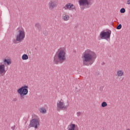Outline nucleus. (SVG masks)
<instances>
[{"label":"nucleus","mask_w":130,"mask_h":130,"mask_svg":"<svg viewBox=\"0 0 130 130\" xmlns=\"http://www.w3.org/2000/svg\"><path fill=\"white\" fill-rule=\"evenodd\" d=\"M96 58L97 55L95 52L90 49H87L83 52L82 57L83 66H92Z\"/></svg>","instance_id":"obj_1"},{"label":"nucleus","mask_w":130,"mask_h":130,"mask_svg":"<svg viewBox=\"0 0 130 130\" xmlns=\"http://www.w3.org/2000/svg\"><path fill=\"white\" fill-rule=\"evenodd\" d=\"M66 60V51L59 49L54 56L53 61L55 64L62 63Z\"/></svg>","instance_id":"obj_2"},{"label":"nucleus","mask_w":130,"mask_h":130,"mask_svg":"<svg viewBox=\"0 0 130 130\" xmlns=\"http://www.w3.org/2000/svg\"><path fill=\"white\" fill-rule=\"evenodd\" d=\"M28 86L24 85L17 90V93L19 95H27L28 94Z\"/></svg>","instance_id":"obj_3"},{"label":"nucleus","mask_w":130,"mask_h":130,"mask_svg":"<svg viewBox=\"0 0 130 130\" xmlns=\"http://www.w3.org/2000/svg\"><path fill=\"white\" fill-rule=\"evenodd\" d=\"M111 35V31H103L100 34L101 39H109Z\"/></svg>","instance_id":"obj_4"},{"label":"nucleus","mask_w":130,"mask_h":130,"mask_svg":"<svg viewBox=\"0 0 130 130\" xmlns=\"http://www.w3.org/2000/svg\"><path fill=\"white\" fill-rule=\"evenodd\" d=\"M24 38H25V31L19 30L18 31V34L16 36V41L21 42L22 40H24Z\"/></svg>","instance_id":"obj_5"},{"label":"nucleus","mask_w":130,"mask_h":130,"mask_svg":"<svg viewBox=\"0 0 130 130\" xmlns=\"http://www.w3.org/2000/svg\"><path fill=\"white\" fill-rule=\"evenodd\" d=\"M39 125V120L36 118L32 119L29 123V126L30 127H34L35 128H38Z\"/></svg>","instance_id":"obj_6"},{"label":"nucleus","mask_w":130,"mask_h":130,"mask_svg":"<svg viewBox=\"0 0 130 130\" xmlns=\"http://www.w3.org/2000/svg\"><path fill=\"white\" fill-rule=\"evenodd\" d=\"M93 4V0H79V4L80 7L83 6H91Z\"/></svg>","instance_id":"obj_7"},{"label":"nucleus","mask_w":130,"mask_h":130,"mask_svg":"<svg viewBox=\"0 0 130 130\" xmlns=\"http://www.w3.org/2000/svg\"><path fill=\"white\" fill-rule=\"evenodd\" d=\"M60 109H68V106H64V103L61 102V101H58L57 103V110L59 111Z\"/></svg>","instance_id":"obj_8"},{"label":"nucleus","mask_w":130,"mask_h":130,"mask_svg":"<svg viewBox=\"0 0 130 130\" xmlns=\"http://www.w3.org/2000/svg\"><path fill=\"white\" fill-rule=\"evenodd\" d=\"M57 2L55 1H51L49 3V9H50V10H53L54 8L57 7Z\"/></svg>","instance_id":"obj_9"},{"label":"nucleus","mask_w":130,"mask_h":130,"mask_svg":"<svg viewBox=\"0 0 130 130\" xmlns=\"http://www.w3.org/2000/svg\"><path fill=\"white\" fill-rule=\"evenodd\" d=\"M6 67L5 64H0V76H4L6 74Z\"/></svg>","instance_id":"obj_10"},{"label":"nucleus","mask_w":130,"mask_h":130,"mask_svg":"<svg viewBox=\"0 0 130 130\" xmlns=\"http://www.w3.org/2000/svg\"><path fill=\"white\" fill-rule=\"evenodd\" d=\"M68 130H76V124H70L67 127Z\"/></svg>","instance_id":"obj_11"},{"label":"nucleus","mask_w":130,"mask_h":130,"mask_svg":"<svg viewBox=\"0 0 130 130\" xmlns=\"http://www.w3.org/2000/svg\"><path fill=\"white\" fill-rule=\"evenodd\" d=\"M123 71L122 70H118L117 71V75L118 77H122L123 76Z\"/></svg>","instance_id":"obj_12"},{"label":"nucleus","mask_w":130,"mask_h":130,"mask_svg":"<svg viewBox=\"0 0 130 130\" xmlns=\"http://www.w3.org/2000/svg\"><path fill=\"white\" fill-rule=\"evenodd\" d=\"M4 64H8V66H9V64H11V60L5 59L4 60Z\"/></svg>","instance_id":"obj_13"},{"label":"nucleus","mask_w":130,"mask_h":130,"mask_svg":"<svg viewBox=\"0 0 130 130\" xmlns=\"http://www.w3.org/2000/svg\"><path fill=\"white\" fill-rule=\"evenodd\" d=\"M29 56L26 54H24L22 56V59H23V60H27Z\"/></svg>","instance_id":"obj_14"},{"label":"nucleus","mask_w":130,"mask_h":130,"mask_svg":"<svg viewBox=\"0 0 130 130\" xmlns=\"http://www.w3.org/2000/svg\"><path fill=\"white\" fill-rule=\"evenodd\" d=\"M62 17V19L64 21H69V20H70V16L69 15L65 14L64 16H63Z\"/></svg>","instance_id":"obj_15"},{"label":"nucleus","mask_w":130,"mask_h":130,"mask_svg":"<svg viewBox=\"0 0 130 130\" xmlns=\"http://www.w3.org/2000/svg\"><path fill=\"white\" fill-rule=\"evenodd\" d=\"M40 112H41V113H46V110L43 108H41L40 109Z\"/></svg>","instance_id":"obj_16"},{"label":"nucleus","mask_w":130,"mask_h":130,"mask_svg":"<svg viewBox=\"0 0 130 130\" xmlns=\"http://www.w3.org/2000/svg\"><path fill=\"white\" fill-rule=\"evenodd\" d=\"M36 27L37 28H38V30H39V31H40V30H41V24H40L39 23H36Z\"/></svg>","instance_id":"obj_17"},{"label":"nucleus","mask_w":130,"mask_h":130,"mask_svg":"<svg viewBox=\"0 0 130 130\" xmlns=\"http://www.w3.org/2000/svg\"><path fill=\"white\" fill-rule=\"evenodd\" d=\"M71 4H68L66 5V7H64V8L65 10H68V9L69 10H70L71 8Z\"/></svg>","instance_id":"obj_18"},{"label":"nucleus","mask_w":130,"mask_h":130,"mask_svg":"<svg viewBox=\"0 0 130 130\" xmlns=\"http://www.w3.org/2000/svg\"><path fill=\"white\" fill-rule=\"evenodd\" d=\"M107 106V103L105 102H103L102 103V107H106Z\"/></svg>","instance_id":"obj_19"},{"label":"nucleus","mask_w":130,"mask_h":130,"mask_svg":"<svg viewBox=\"0 0 130 130\" xmlns=\"http://www.w3.org/2000/svg\"><path fill=\"white\" fill-rule=\"evenodd\" d=\"M120 12L121 14H124V13H125V9L122 8L120 9Z\"/></svg>","instance_id":"obj_20"},{"label":"nucleus","mask_w":130,"mask_h":130,"mask_svg":"<svg viewBox=\"0 0 130 130\" xmlns=\"http://www.w3.org/2000/svg\"><path fill=\"white\" fill-rule=\"evenodd\" d=\"M122 27V25H121V24H120L117 26L116 29H117L118 30H120Z\"/></svg>","instance_id":"obj_21"},{"label":"nucleus","mask_w":130,"mask_h":130,"mask_svg":"<svg viewBox=\"0 0 130 130\" xmlns=\"http://www.w3.org/2000/svg\"><path fill=\"white\" fill-rule=\"evenodd\" d=\"M20 99L23 100L24 99V96H25V94H20Z\"/></svg>","instance_id":"obj_22"},{"label":"nucleus","mask_w":130,"mask_h":130,"mask_svg":"<svg viewBox=\"0 0 130 130\" xmlns=\"http://www.w3.org/2000/svg\"><path fill=\"white\" fill-rule=\"evenodd\" d=\"M77 116H81V115H82V113H81L80 112H78L77 113Z\"/></svg>","instance_id":"obj_23"},{"label":"nucleus","mask_w":130,"mask_h":130,"mask_svg":"<svg viewBox=\"0 0 130 130\" xmlns=\"http://www.w3.org/2000/svg\"><path fill=\"white\" fill-rule=\"evenodd\" d=\"M71 9H72V10H75V6L74 5H71Z\"/></svg>","instance_id":"obj_24"},{"label":"nucleus","mask_w":130,"mask_h":130,"mask_svg":"<svg viewBox=\"0 0 130 130\" xmlns=\"http://www.w3.org/2000/svg\"><path fill=\"white\" fill-rule=\"evenodd\" d=\"M47 34H48L47 31H45L44 32V35L45 36H46L47 35Z\"/></svg>","instance_id":"obj_25"},{"label":"nucleus","mask_w":130,"mask_h":130,"mask_svg":"<svg viewBox=\"0 0 130 130\" xmlns=\"http://www.w3.org/2000/svg\"><path fill=\"white\" fill-rule=\"evenodd\" d=\"M12 129L14 130L15 128H16V126L14 125L13 126L11 127Z\"/></svg>","instance_id":"obj_26"},{"label":"nucleus","mask_w":130,"mask_h":130,"mask_svg":"<svg viewBox=\"0 0 130 130\" xmlns=\"http://www.w3.org/2000/svg\"><path fill=\"white\" fill-rule=\"evenodd\" d=\"M127 5H130V0L127 1Z\"/></svg>","instance_id":"obj_27"},{"label":"nucleus","mask_w":130,"mask_h":130,"mask_svg":"<svg viewBox=\"0 0 130 130\" xmlns=\"http://www.w3.org/2000/svg\"><path fill=\"white\" fill-rule=\"evenodd\" d=\"M126 130H130V129H129V128H128V129H127Z\"/></svg>","instance_id":"obj_28"}]
</instances>
